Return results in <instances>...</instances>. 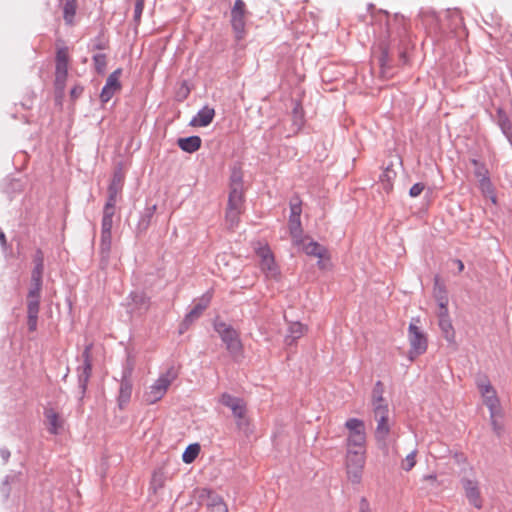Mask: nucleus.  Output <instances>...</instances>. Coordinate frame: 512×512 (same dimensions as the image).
I'll use <instances>...</instances> for the list:
<instances>
[{
	"mask_svg": "<svg viewBox=\"0 0 512 512\" xmlns=\"http://www.w3.org/2000/svg\"><path fill=\"white\" fill-rule=\"evenodd\" d=\"M479 181V187L482 191V193L486 196V197H489L493 203L496 202V197L494 195V188H493V185L490 181V178L489 176L488 177H485V178H482Z\"/></svg>",
	"mask_w": 512,
	"mask_h": 512,
	"instance_id": "nucleus-28",
	"label": "nucleus"
},
{
	"mask_svg": "<svg viewBox=\"0 0 512 512\" xmlns=\"http://www.w3.org/2000/svg\"><path fill=\"white\" fill-rule=\"evenodd\" d=\"M383 188L386 192H390L392 190V183L389 180L387 182H383Z\"/></svg>",
	"mask_w": 512,
	"mask_h": 512,
	"instance_id": "nucleus-52",
	"label": "nucleus"
},
{
	"mask_svg": "<svg viewBox=\"0 0 512 512\" xmlns=\"http://www.w3.org/2000/svg\"><path fill=\"white\" fill-rule=\"evenodd\" d=\"M248 14L246 4L243 0H236L231 9V26L237 40L243 39L245 35L246 16Z\"/></svg>",
	"mask_w": 512,
	"mask_h": 512,
	"instance_id": "nucleus-11",
	"label": "nucleus"
},
{
	"mask_svg": "<svg viewBox=\"0 0 512 512\" xmlns=\"http://www.w3.org/2000/svg\"><path fill=\"white\" fill-rule=\"evenodd\" d=\"M489 412H490V423H491L492 429L497 436H500L502 434V431L504 428L503 422H502V419L504 416L503 410L497 409V410H493V411H489Z\"/></svg>",
	"mask_w": 512,
	"mask_h": 512,
	"instance_id": "nucleus-24",
	"label": "nucleus"
},
{
	"mask_svg": "<svg viewBox=\"0 0 512 512\" xmlns=\"http://www.w3.org/2000/svg\"><path fill=\"white\" fill-rule=\"evenodd\" d=\"M438 319L439 320L450 319L448 309H439Z\"/></svg>",
	"mask_w": 512,
	"mask_h": 512,
	"instance_id": "nucleus-48",
	"label": "nucleus"
},
{
	"mask_svg": "<svg viewBox=\"0 0 512 512\" xmlns=\"http://www.w3.org/2000/svg\"><path fill=\"white\" fill-rule=\"evenodd\" d=\"M34 262H35V267L32 271V275H31V279H35L36 278V275L38 276V280H42V274H43V254L41 251H38L36 256H35V259H34Z\"/></svg>",
	"mask_w": 512,
	"mask_h": 512,
	"instance_id": "nucleus-31",
	"label": "nucleus"
},
{
	"mask_svg": "<svg viewBox=\"0 0 512 512\" xmlns=\"http://www.w3.org/2000/svg\"><path fill=\"white\" fill-rule=\"evenodd\" d=\"M39 312H27V326L30 332H35L38 325Z\"/></svg>",
	"mask_w": 512,
	"mask_h": 512,
	"instance_id": "nucleus-38",
	"label": "nucleus"
},
{
	"mask_svg": "<svg viewBox=\"0 0 512 512\" xmlns=\"http://www.w3.org/2000/svg\"><path fill=\"white\" fill-rule=\"evenodd\" d=\"M114 208L112 203H106L103 211V218L101 223V231L111 232L113 225Z\"/></svg>",
	"mask_w": 512,
	"mask_h": 512,
	"instance_id": "nucleus-23",
	"label": "nucleus"
},
{
	"mask_svg": "<svg viewBox=\"0 0 512 512\" xmlns=\"http://www.w3.org/2000/svg\"><path fill=\"white\" fill-rule=\"evenodd\" d=\"M44 417L50 434L57 435L64 428L65 420L55 408L45 407Z\"/></svg>",
	"mask_w": 512,
	"mask_h": 512,
	"instance_id": "nucleus-14",
	"label": "nucleus"
},
{
	"mask_svg": "<svg viewBox=\"0 0 512 512\" xmlns=\"http://www.w3.org/2000/svg\"><path fill=\"white\" fill-rule=\"evenodd\" d=\"M219 402L224 406L230 408L234 417L237 420H242L246 415V405L240 398L234 397L228 393H223L220 396Z\"/></svg>",
	"mask_w": 512,
	"mask_h": 512,
	"instance_id": "nucleus-15",
	"label": "nucleus"
},
{
	"mask_svg": "<svg viewBox=\"0 0 512 512\" xmlns=\"http://www.w3.org/2000/svg\"><path fill=\"white\" fill-rule=\"evenodd\" d=\"M111 243H112V234H111V232L101 231L100 250H101V253L105 257H108V255L110 253Z\"/></svg>",
	"mask_w": 512,
	"mask_h": 512,
	"instance_id": "nucleus-30",
	"label": "nucleus"
},
{
	"mask_svg": "<svg viewBox=\"0 0 512 512\" xmlns=\"http://www.w3.org/2000/svg\"><path fill=\"white\" fill-rule=\"evenodd\" d=\"M175 378L176 374L172 370L160 375V377L145 391L143 395L145 403L151 405L161 400Z\"/></svg>",
	"mask_w": 512,
	"mask_h": 512,
	"instance_id": "nucleus-5",
	"label": "nucleus"
},
{
	"mask_svg": "<svg viewBox=\"0 0 512 512\" xmlns=\"http://www.w3.org/2000/svg\"><path fill=\"white\" fill-rule=\"evenodd\" d=\"M449 17L458 21L459 24H462L463 18L458 10H453L448 12Z\"/></svg>",
	"mask_w": 512,
	"mask_h": 512,
	"instance_id": "nucleus-46",
	"label": "nucleus"
},
{
	"mask_svg": "<svg viewBox=\"0 0 512 512\" xmlns=\"http://www.w3.org/2000/svg\"><path fill=\"white\" fill-rule=\"evenodd\" d=\"M477 388L482 397L483 404L489 411L502 409L497 392L486 377L477 381Z\"/></svg>",
	"mask_w": 512,
	"mask_h": 512,
	"instance_id": "nucleus-12",
	"label": "nucleus"
},
{
	"mask_svg": "<svg viewBox=\"0 0 512 512\" xmlns=\"http://www.w3.org/2000/svg\"><path fill=\"white\" fill-rule=\"evenodd\" d=\"M293 245L307 256L317 258V266L320 270H330L332 268L331 256L328 249L313 240L310 236L304 235L293 242Z\"/></svg>",
	"mask_w": 512,
	"mask_h": 512,
	"instance_id": "nucleus-2",
	"label": "nucleus"
},
{
	"mask_svg": "<svg viewBox=\"0 0 512 512\" xmlns=\"http://www.w3.org/2000/svg\"><path fill=\"white\" fill-rule=\"evenodd\" d=\"M439 327L446 341L450 344L456 343V334L450 319L439 320Z\"/></svg>",
	"mask_w": 512,
	"mask_h": 512,
	"instance_id": "nucleus-25",
	"label": "nucleus"
},
{
	"mask_svg": "<svg viewBox=\"0 0 512 512\" xmlns=\"http://www.w3.org/2000/svg\"><path fill=\"white\" fill-rule=\"evenodd\" d=\"M37 278L38 276L36 275L35 279H31V287L27 298L41 297L42 280H38Z\"/></svg>",
	"mask_w": 512,
	"mask_h": 512,
	"instance_id": "nucleus-34",
	"label": "nucleus"
},
{
	"mask_svg": "<svg viewBox=\"0 0 512 512\" xmlns=\"http://www.w3.org/2000/svg\"><path fill=\"white\" fill-rule=\"evenodd\" d=\"M131 385L129 383H122L120 387L119 393V406L122 408L124 405L128 403L131 397Z\"/></svg>",
	"mask_w": 512,
	"mask_h": 512,
	"instance_id": "nucleus-32",
	"label": "nucleus"
},
{
	"mask_svg": "<svg viewBox=\"0 0 512 512\" xmlns=\"http://www.w3.org/2000/svg\"><path fill=\"white\" fill-rule=\"evenodd\" d=\"M424 189L425 185L423 183H416L410 188L409 195L413 198L418 197Z\"/></svg>",
	"mask_w": 512,
	"mask_h": 512,
	"instance_id": "nucleus-44",
	"label": "nucleus"
},
{
	"mask_svg": "<svg viewBox=\"0 0 512 512\" xmlns=\"http://www.w3.org/2000/svg\"><path fill=\"white\" fill-rule=\"evenodd\" d=\"M359 512H371L368 502L364 499L361 501Z\"/></svg>",
	"mask_w": 512,
	"mask_h": 512,
	"instance_id": "nucleus-50",
	"label": "nucleus"
},
{
	"mask_svg": "<svg viewBox=\"0 0 512 512\" xmlns=\"http://www.w3.org/2000/svg\"><path fill=\"white\" fill-rule=\"evenodd\" d=\"M214 328L232 355L237 356L242 353L243 346L239 334L234 328L221 321L215 322Z\"/></svg>",
	"mask_w": 512,
	"mask_h": 512,
	"instance_id": "nucleus-7",
	"label": "nucleus"
},
{
	"mask_svg": "<svg viewBox=\"0 0 512 512\" xmlns=\"http://www.w3.org/2000/svg\"><path fill=\"white\" fill-rule=\"evenodd\" d=\"M196 494L198 497V500L200 502H203L205 500H209V502L212 501V497L216 496L210 489L208 488H198L196 489Z\"/></svg>",
	"mask_w": 512,
	"mask_h": 512,
	"instance_id": "nucleus-40",
	"label": "nucleus"
},
{
	"mask_svg": "<svg viewBox=\"0 0 512 512\" xmlns=\"http://www.w3.org/2000/svg\"><path fill=\"white\" fill-rule=\"evenodd\" d=\"M215 110L208 106L203 107L190 122L193 127L208 126L214 119Z\"/></svg>",
	"mask_w": 512,
	"mask_h": 512,
	"instance_id": "nucleus-20",
	"label": "nucleus"
},
{
	"mask_svg": "<svg viewBox=\"0 0 512 512\" xmlns=\"http://www.w3.org/2000/svg\"><path fill=\"white\" fill-rule=\"evenodd\" d=\"M439 309H448V308H447V300H446V299L441 300V301L439 302Z\"/></svg>",
	"mask_w": 512,
	"mask_h": 512,
	"instance_id": "nucleus-53",
	"label": "nucleus"
},
{
	"mask_svg": "<svg viewBox=\"0 0 512 512\" xmlns=\"http://www.w3.org/2000/svg\"><path fill=\"white\" fill-rule=\"evenodd\" d=\"M462 485L469 503L476 509H481L483 506V499L481 497L478 482L471 479H463Z\"/></svg>",
	"mask_w": 512,
	"mask_h": 512,
	"instance_id": "nucleus-16",
	"label": "nucleus"
},
{
	"mask_svg": "<svg viewBox=\"0 0 512 512\" xmlns=\"http://www.w3.org/2000/svg\"><path fill=\"white\" fill-rule=\"evenodd\" d=\"M90 348H91L90 346L86 347V349L83 353V357H84L83 375L85 376V381L88 380V378L91 375V371H92V363H91V359H90Z\"/></svg>",
	"mask_w": 512,
	"mask_h": 512,
	"instance_id": "nucleus-35",
	"label": "nucleus"
},
{
	"mask_svg": "<svg viewBox=\"0 0 512 512\" xmlns=\"http://www.w3.org/2000/svg\"><path fill=\"white\" fill-rule=\"evenodd\" d=\"M236 187H239V189H242V174L240 171H233L231 175V191L234 190Z\"/></svg>",
	"mask_w": 512,
	"mask_h": 512,
	"instance_id": "nucleus-41",
	"label": "nucleus"
},
{
	"mask_svg": "<svg viewBox=\"0 0 512 512\" xmlns=\"http://www.w3.org/2000/svg\"><path fill=\"white\" fill-rule=\"evenodd\" d=\"M503 131H504V133L506 134V136L508 137L509 141L512 144V123L508 124V125H504L503 126Z\"/></svg>",
	"mask_w": 512,
	"mask_h": 512,
	"instance_id": "nucleus-47",
	"label": "nucleus"
},
{
	"mask_svg": "<svg viewBox=\"0 0 512 512\" xmlns=\"http://www.w3.org/2000/svg\"><path fill=\"white\" fill-rule=\"evenodd\" d=\"M420 319L412 318L408 327V342L409 350L407 353L408 359L413 362L419 356L426 353L428 349V336L419 326Z\"/></svg>",
	"mask_w": 512,
	"mask_h": 512,
	"instance_id": "nucleus-3",
	"label": "nucleus"
},
{
	"mask_svg": "<svg viewBox=\"0 0 512 512\" xmlns=\"http://www.w3.org/2000/svg\"><path fill=\"white\" fill-rule=\"evenodd\" d=\"M255 252L260 258L259 266L265 276L269 279L279 280L280 269L276 264L274 255L268 245L258 243V246L255 247Z\"/></svg>",
	"mask_w": 512,
	"mask_h": 512,
	"instance_id": "nucleus-6",
	"label": "nucleus"
},
{
	"mask_svg": "<svg viewBox=\"0 0 512 512\" xmlns=\"http://www.w3.org/2000/svg\"><path fill=\"white\" fill-rule=\"evenodd\" d=\"M347 430L346 443H366V427L363 420L358 418H349L345 422Z\"/></svg>",
	"mask_w": 512,
	"mask_h": 512,
	"instance_id": "nucleus-13",
	"label": "nucleus"
},
{
	"mask_svg": "<svg viewBox=\"0 0 512 512\" xmlns=\"http://www.w3.org/2000/svg\"><path fill=\"white\" fill-rule=\"evenodd\" d=\"M77 10V0H66L63 6V17L68 25H72Z\"/></svg>",
	"mask_w": 512,
	"mask_h": 512,
	"instance_id": "nucleus-26",
	"label": "nucleus"
},
{
	"mask_svg": "<svg viewBox=\"0 0 512 512\" xmlns=\"http://www.w3.org/2000/svg\"><path fill=\"white\" fill-rule=\"evenodd\" d=\"M436 478H437V477H436V475L431 474V475H427V476H425V478H424V479H425L426 481H435V480H436Z\"/></svg>",
	"mask_w": 512,
	"mask_h": 512,
	"instance_id": "nucleus-54",
	"label": "nucleus"
},
{
	"mask_svg": "<svg viewBox=\"0 0 512 512\" xmlns=\"http://www.w3.org/2000/svg\"><path fill=\"white\" fill-rule=\"evenodd\" d=\"M93 60H94L96 70L100 73H103L106 68V65H107L106 55L105 54H97L93 57Z\"/></svg>",
	"mask_w": 512,
	"mask_h": 512,
	"instance_id": "nucleus-39",
	"label": "nucleus"
},
{
	"mask_svg": "<svg viewBox=\"0 0 512 512\" xmlns=\"http://www.w3.org/2000/svg\"><path fill=\"white\" fill-rule=\"evenodd\" d=\"M382 392V384L378 382L373 392V412L377 423L374 436L379 447L387 450V439L390 434L389 410L382 397Z\"/></svg>",
	"mask_w": 512,
	"mask_h": 512,
	"instance_id": "nucleus-1",
	"label": "nucleus"
},
{
	"mask_svg": "<svg viewBox=\"0 0 512 512\" xmlns=\"http://www.w3.org/2000/svg\"><path fill=\"white\" fill-rule=\"evenodd\" d=\"M244 194L239 187L230 191L228 205L225 214V223L228 229L233 230L238 226L243 210Z\"/></svg>",
	"mask_w": 512,
	"mask_h": 512,
	"instance_id": "nucleus-4",
	"label": "nucleus"
},
{
	"mask_svg": "<svg viewBox=\"0 0 512 512\" xmlns=\"http://www.w3.org/2000/svg\"><path fill=\"white\" fill-rule=\"evenodd\" d=\"M168 476L163 468L156 469L151 477L149 489L153 494H157L161 489L164 488L167 482Z\"/></svg>",
	"mask_w": 512,
	"mask_h": 512,
	"instance_id": "nucleus-21",
	"label": "nucleus"
},
{
	"mask_svg": "<svg viewBox=\"0 0 512 512\" xmlns=\"http://www.w3.org/2000/svg\"><path fill=\"white\" fill-rule=\"evenodd\" d=\"M456 263H457V266H458L459 271H460V272H462V271H463V269H464V264H463V262H462L461 260H456Z\"/></svg>",
	"mask_w": 512,
	"mask_h": 512,
	"instance_id": "nucleus-55",
	"label": "nucleus"
},
{
	"mask_svg": "<svg viewBox=\"0 0 512 512\" xmlns=\"http://www.w3.org/2000/svg\"><path fill=\"white\" fill-rule=\"evenodd\" d=\"M143 9H144V3H141V1H136L135 10H134L135 20L138 21L140 19Z\"/></svg>",
	"mask_w": 512,
	"mask_h": 512,
	"instance_id": "nucleus-45",
	"label": "nucleus"
},
{
	"mask_svg": "<svg viewBox=\"0 0 512 512\" xmlns=\"http://www.w3.org/2000/svg\"><path fill=\"white\" fill-rule=\"evenodd\" d=\"M302 201L295 197L290 201V216L288 228L292 243L303 237V229L301 224Z\"/></svg>",
	"mask_w": 512,
	"mask_h": 512,
	"instance_id": "nucleus-10",
	"label": "nucleus"
},
{
	"mask_svg": "<svg viewBox=\"0 0 512 512\" xmlns=\"http://www.w3.org/2000/svg\"><path fill=\"white\" fill-rule=\"evenodd\" d=\"M472 164L475 167L474 174L478 178V180L489 176L487 168L484 165L480 164L477 160L473 159Z\"/></svg>",
	"mask_w": 512,
	"mask_h": 512,
	"instance_id": "nucleus-37",
	"label": "nucleus"
},
{
	"mask_svg": "<svg viewBox=\"0 0 512 512\" xmlns=\"http://www.w3.org/2000/svg\"><path fill=\"white\" fill-rule=\"evenodd\" d=\"M0 243H1L3 248H6L7 240H6L5 234H4V232L2 230H0Z\"/></svg>",
	"mask_w": 512,
	"mask_h": 512,
	"instance_id": "nucleus-51",
	"label": "nucleus"
},
{
	"mask_svg": "<svg viewBox=\"0 0 512 512\" xmlns=\"http://www.w3.org/2000/svg\"><path fill=\"white\" fill-rule=\"evenodd\" d=\"M178 146L185 152L193 153L201 147V138L199 136H190L178 139Z\"/></svg>",
	"mask_w": 512,
	"mask_h": 512,
	"instance_id": "nucleus-22",
	"label": "nucleus"
},
{
	"mask_svg": "<svg viewBox=\"0 0 512 512\" xmlns=\"http://www.w3.org/2000/svg\"><path fill=\"white\" fill-rule=\"evenodd\" d=\"M116 179L117 176L114 177L113 183L109 187V199L107 203H112L113 208L115 209V203H116V194H117V188H116Z\"/></svg>",
	"mask_w": 512,
	"mask_h": 512,
	"instance_id": "nucleus-43",
	"label": "nucleus"
},
{
	"mask_svg": "<svg viewBox=\"0 0 512 512\" xmlns=\"http://www.w3.org/2000/svg\"><path fill=\"white\" fill-rule=\"evenodd\" d=\"M416 456H417V451L416 450H414L411 453H409L405 457V459L402 461V464H401L402 469L405 470V471L412 470L415 467V465H416Z\"/></svg>",
	"mask_w": 512,
	"mask_h": 512,
	"instance_id": "nucleus-36",
	"label": "nucleus"
},
{
	"mask_svg": "<svg viewBox=\"0 0 512 512\" xmlns=\"http://www.w3.org/2000/svg\"><path fill=\"white\" fill-rule=\"evenodd\" d=\"M121 73L122 70L117 69L114 72H112L107 78L106 84L103 87L100 95L102 102H108L116 92L120 91L121 83L119 81V78L121 76Z\"/></svg>",
	"mask_w": 512,
	"mask_h": 512,
	"instance_id": "nucleus-17",
	"label": "nucleus"
},
{
	"mask_svg": "<svg viewBox=\"0 0 512 512\" xmlns=\"http://www.w3.org/2000/svg\"><path fill=\"white\" fill-rule=\"evenodd\" d=\"M69 60L70 56L68 47L57 44L55 87L61 92L64 90L67 80Z\"/></svg>",
	"mask_w": 512,
	"mask_h": 512,
	"instance_id": "nucleus-8",
	"label": "nucleus"
},
{
	"mask_svg": "<svg viewBox=\"0 0 512 512\" xmlns=\"http://www.w3.org/2000/svg\"><path fill=\"white\" fill-rule=\"evenodd\" d=\"M308 331V327L300 322H292L288 327L284 342L287 346L296 345L298 339L303 337Z\"/></svg>",
	"mask_w": 512,
	"mask_h": 512,
	"instance_id": "nucleus-19",
	"label": "nucleus"
},
{
	"mask_svg": "<svg viewBox=\"0 0 512 512\" xmlns=\"http://www.w3.org/2000/svg\"><path fill=\"white\" fill-rule=\"evenodd\" d=\"M214 295L213 289L206 291L199 299V302L193 307V309L186 315V322H193L196 320L203 311L209 306Z\"/></svg>",
	"mask_w": 512,
	"mask_h": 512,
	"instance_id": "nucleus-18",
	"label": "nucleus"
},
{
	"mask_svg": "<svg viewBox=\"0 0 512 512\" xmlns=\"http://www.w3.org/2000/svg\"><path fill=\"white\" fill-rule=\"evenodd\" d=\"M209 512H228V507L222 497L213 496L212 501L207 503Z\"/></svg>",
	"mask_w": 512,
	"mask_h": 512,
	"instance_id": "nucleus-29",
	"label": "nucleus"
},
{
	"mask_svg": "<svg viewBox=\"0 0 512 512\" xmlns=\"http://www.w3.org/2000/svg\"><path fill=\"white\" fill-rule=\"evenodd\" d=\"M83 91V88L80 87V86H75L74 88H72L71 90V96L72 98H77Z\"/></svg>",
	"mask_w": 512,
	"mask_h": 512,
	"instance_id": "nucleus-49",
	"label": "nucleus"
},
{
	"mask_svg": "<svg viewBox=\"0 0 512 512\" xmlns=\"http://www.w3.org/2000/svg\"><path fill=\"white\" fill-rule=\"evenodd\" d=\"M357 453L366 456V443H346V454Z\"/></svg>",
	"mask_w": 512,
	"mask_h": 512,
	"instance_id": "nucleus-33",
	"label": "nucleus"
},
{
	"mask_svg": "<svg viewBox=\"0 0 512 512\" xmlns=\"http://www.w3.org/2000/svg\"><path fill=\"white\" fill-rule=\"evenodd\" d=\"M200 445L198 443L190 444L182 454V460L186 464L192 463L200 453Z\"/></svg>",
	"mask_w": 512,
	"mask_h": 512,
	"instance_id": "nucleus-27",
	"label": "nucleus"
},
{
	"mask_svg": "<svg viewBox=\"0 0 512 512\" xmlns=\"http://www.w3.org/2000/svg\"><path fill=\"white\" fill-rule=\"evenodd\" d=\"M40 297L27 298V312H39Z\"/></svg>",
	"mask_w": 512,
	"mask_h": 512,
	"instance_id": "nucleus-42",
	"label": "nucleus"
},
{
	"mask_svg": "<svg viewBox=\"0 0 512 512\" xmlns=\"http://www.w3.org/2000/svg\"><path fill=\"white\" fill-rule=\"evenodd\" d=\"M366 464V456L357 453L345 455V471L348 481L352 484H359L362 480Z\"/></svg>",
	"mask_w": 512,
	"mask_h": 512,
	"instance_id": "nucleus-9",
	"label": "nucleus"
}]
</instances>
